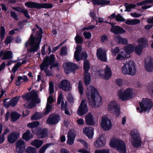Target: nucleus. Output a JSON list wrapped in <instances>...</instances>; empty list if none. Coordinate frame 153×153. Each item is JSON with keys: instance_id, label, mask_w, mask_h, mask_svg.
<instances>
[{"instance_id": "f257e3e1", "label": "nucleus", "mask_w": 153, "mask_h": 153, "mask_svg": "<svg viewBox=\"0 0 153 153\" xmlns=\"http://www.w3.org/2000/svg\"><path fill=\"white\" fill-rule=\"evenodd\" d=\"M86 97L90 104L92 107L97 108L102 105V97L94 87L90 85L88 88Z\"/></svg>"}, {"instance_id": "f03ea898", "label": "nucleus", "mask_w": 153, "mask_h": 153, "mask_svg": "<svg viewBox=\"0 0 153 153\" xmlns=\"http://www.w3.org/2000/svg\"><path fill=\"white\" fill-rule=\"evenodd\" d=\"M37 91L33 90L22 96L24 100L30 102V103L27 102L25 103L24 106L27 108H30L34 106L36 104L40 103V100L37 97Z\"/></svg>"}, {"instance_id": "7ed1b4c3", "label": "nucleus", "mask_w": 153, "mask_h": 153, "mask_svg": "<svg viewBox=\"0 0 153 153\" xmlns=\"http://www.w3.org/2000/svg\"><path fill=\"white\" fill-rule=\"evenodd\" d=\"M122 72L124 74L134 75L137 72L135 64L132 61H130L124 64L122 67Z\"/></svg>"}, {"instance_id": "20e7f679", "label": "nucleus", "mask_w": 153, "mask_h": 153, "mask_svg": "<svg viewBox=\"0 0 153 153\" xmlns=\"http://www.w3.org/2000/svg\"><path fill=\"white\" fill-rule=\"evenodd\" d=\"M109 145L111 147L116 148L120 153H126V145L123 141L113 138L110 141Z\"/></svg>"}, {"instance_id": "39448f33", "label": "nucleus", "mask_w": 153, "mask_h": 153, "mask_svg": "<svg viewBox=\"0 0 153 153\" xmlns=\"http://www.w3.org/2000/svg\"><path fill=\"white\" fill-rule=\"evenodd\" d=\"M41 41V39H29L25 44V47L29 52H34L38 49Z\"/></svg>"}, {"instance_id": "423d86ee", "label": "nucleus", "mask_w": 153, "mask_h": 153, "mask_svg": "<svg viewBox=\"0 0 153 153\" xmlns=\"http://www.w3.org/2000/svg\"><path fill=\"white\" fill-rule=\"evenodd\" d=\"M117 95L119 98L123 101L130 100L134 97L133 90L130 88H127L124 91L119 90L118 91Z\"/></svg>"}, {"instance_id": "0eeeda50", "label": "nucleus", "mask_w": 153, "mask_h": 153, "mask_svg": "<svg viewBox=\"0 0 153 153\" xmlns=\"http://www.w3.org/2000/svg\"><path fill=\"white\" fill-rule=\"evenodd\" d=\"M26 6L29 8H36L40 9L41 8L51 9L53 5L51 3H39L33 1H28L26 2L25 4Z\"/></svg>"}, {"instance_id": "6e6552de", "label": "nucleus", "mask_w": 153, "mask_h": 153, "mask_svg": "<svg viewBox=\"0 0 153 153\" xmlns=\"http://www.w3.org/2000/svg\"><path fill=\"white\" fill-rule=\"evenodd\" d=\"M131 144L133 146L138 147L141 145V139L140 134L136 129H133L130 132Z\"/></svg>"}, {"instance_id": "1a4fd4ad", "label": "nucleus", "mask_w": 153, "mask_h": 153, "mask_svg": "<svg viewBox=\"0 0 153 153\" xmlns=\"http://www.w3.org/2000/svg\"><path fill=\"white\" fill-rule=\"evenodd\" d=\"M140 105L141 111H149L152 106V103L149 99H143L141 102L140 103Z\"/></svg>"}, {"instance_id": "9d476101", "label": "nucleus", "mask_w": 153, "mask_h": 153, "mask_svg": "<svg viewBox=\"0 0 153 153\" xmlns=\"http://www.w3.org/2000/svg\"><path fill=\"white\" fill-rule=\"evenodd\" d=\"M101 126L102 128L105 131L109 130L112 127L110 120L105 116H104L102 117Z\"/></svg>"}, {"instance_id": "9b49d317", "label": "nucleus", "mask_w": 153, "mask_h": 153, "mask_svg": "<svg viewBox=\"0 0 153 153\" xmlns=\"http://www.w3.org/2000/svg\"><path fill=\"white\" fill-rule=\"evenodd\" d=\"M76 50L75 51L74 54V57L75 59L77 61H79L80 59L82 60L85 59L87 57V53L84 52L81 54L80 58L79 57V53L81 51V48L80 46L78 45L76 48Z\"/></svg>"}, {"instance_id": "f8f14e48", "label": "nucleus", "mask_w": 153, "mask_h": 153, "mask_svg": "<svg viewBox=\"0 0 153 153\" xmlns=\"http://www.w3.org/2000/svg\"><path fill=\"white\" fill-rule=\"evenodd\" d=\"M63 66L64 68L65 72L66 74H68L79 68L76 65L70 62L64 64Z\"/></svg>"}, {"instance_id": "ddd939ff", "label": "nucleus", "mask_w": 153, "mask_h": 153, "mask_svg": "<svg viewBox=\"0 0 153 153\" xmlns=\"http://www.w3.org/2000/svg\"><path fill=\"white\" fill-rule=\"evenodd\" d=\"M111 71L110 68L106 65L104 71H101L99 73V75L102 78L105 79H108L111 76Z\"/></svg>"}, {"instance_id": "4468645a", "label": "nucleus", "mask_w": 153, "mask_h": 153, "mask_svg": "<svg viewBox=\"0 0 153 153\" xmlns=\"http://www.w3.org/2000/svg\"><path fill=\"white\" fill-rule=\"evenodd\" d=\"M54 62V56L53 55H51L50 57H46L42 63L40 65L41 69L44 70L45 67L52 65Z\"/></svg>"}, {"instance_id": "2eb2a0df", "label": "nucleus", "mask_w": 153, "mask_h": 153, "mask_svg": "<svg viewBox=\"0 0 153 153\" xmlns=\"http://www.w3.org/2000/svg\"><path fill=\"white\" fill-rule=\"evenodd\" d=\"M86 100H83L82 101L80 106L77 111V114L79 116H82L88 111V109L86 104Z\"/></svg>"}, {"instance_id": "dca6fc26", "label": "nucleus", "mask_w": 153, "mask_h": 153, "mask_svg": "<svg viewBox=\"0 0 153 153\" xmlns=\"http://www.w3.org/2000/svg\"><path fill=\"white\" fill-rule=\"evenodd\" d=\"M16 152L18 153H22L26 146L25 141L23 140H19L16 142Z\"/></svg>"}, {"instance_id": "f3484780", "label": "nucleus", "mask_w": 153, "mask_h": 153, "mask_svg": "<svg viewBox=\"0 0 153 153\" xmlns=\"http://www.w3.org/2000/svg\"><path fill=\"white\" fill-rule=\"evenodd\" d=\"M97 58L100 60L106 61H107L106 51L103 49L99 48L97 49Z\"/></svg>"}, {"instance_id": "a211bd4d", "label": "nucleus", "mask_w": 153, "mask_h": 153, "mask_svg": "<svg viewBox=\"0 0 153 153\" xmlns=\"http://www.w3.org/2000/svg\"><path fill=\"white\" fill-rule=\"evenodd\" d=\"M144 67L146 70L149 72L153 70V59L150 57H147L145 59Z\"/></svg>"}, {"instance_id": "6ab92c4d", "label": "nucleus", "mask_w": 153, "mask_h": 153, "mask_svg": "<svg viewBox=\"0 0 153 153\" xmlns=\"http://www.w3.org/2000/svg\"><path fill=\"white\" fill-rule=\"evenodd\" d=\"M59 88L65 91H69L71 88L70 82L67 79H63L58 85Z\"/></svg>"}, {"instance_id": "aec40b11", "label": "nucleus", "mask_w": 153, "mask_h": 153, "mask_svg": "<svg viewBox=\"0 0 153 153\" xmlns=\"http://www.w3.org/2000/svg\"><path fill=\"white\" fill-rule=\"evenodd\" d=\"M60 120L59 116L58 115L52 114L48 117L46 123L51 125H54L57 123Z\"/></svg>"}, {"instance_id": "412c9836", "label": "nucleus", "mask_w": 153, "mask_h": 153, "mask_svg": "<svg viewBox=\"0 0 153 153\" xmlns=\"http://www.w3.org/2000/svg\"><path fill=\"white\" fill-rule=\"evenodd\" d=\"M53 101V97L51 96H49L47 99L46 106L45 109V112L44 115L47 114L51 111L53 107L51 104Z\"/></svg>"}, {"instance_id": "4be33fe9", "label": "nucleus", "mask_w": 153, "mask_h": 153, "mask_svg": "<svg viewBox=\"0 0 153 153\" xmlns=\"http://www.w3.org/2000/svg\"><path fill=\"white\" fill-rule=\"evenodd\" d=\"M32 33L29 38L30 39H41L42 38L43 31L37 30L35 28H33L32 30Z\"/></svg>"}, {"instance_id": "5701e85b", "label": "nucleus", "mask_w": 153, "mask_h": 153, "mask_svg": "<svg viewBox=\"0 0 153 153\" xmlns=\"http://www.w3.org/2000/svg\"><path fill=\"white\" fill-rule=\"evenodd\" d=\"M111 31L117 34H121L126 32V31L123 27L118 25L112 26Z\"/></svg>"}, {"instance_id": "b1692460", "label": "nucleus", "mask_w": 153, "mask_h": 153, "mask_svg": "<svg viewBox=\"0 0 153 153\" xmlns=\"http://www.w3.org/2000/svg\"><path fill=\"white\" fill-rule=\"evenodd\" d=\"M105 141L103 135H101L94 143V146L96 148L101 147L105 145Z\"/></svg>"}, {"instance_id": "393cba45", "label": "nucleus", "mask_w": 153, "mask_h": 153, "mask_svg": "<svg viewBox=\"0 0 153 153\" xmlns=\"http://www.w3.org/2000/svg\"><path fill=\"white\" fill-rule=\"evenodd\" d=\"M19 135V133L14 132L11 133L7 137L8 141L10 143H14L18 139Z\"/></svg>"}, {"instance_id": "a878e982", "label": "nucleus", "mask_w": 153, "mask_h": 153, "mask_svg": "<svg viewBox=\"0 0 153 153\" xmlns=\"http://www.w3.org/2000/svg\"><path fill=\"white\" fill-rule=\"evenodd\" d=\"M12 9L14 10L23 13L24 16L27 19H30V16L28 14L27 10L26 9L22 8V7H13Z\"/></svg>"}, {"instance_id": "bb28decb", "label": "nucleus", "mask_w": 153, "mask_h": 153, "mask_svg": "<svg viewBox=\"0 0 153 153\" xmlns=\"http://www.w3.org/2000/svg\"><path fill=\"white\" fill-rule=\"evenodd\" d=\"M75 137L74 132L72 131H70L68 133V140L67 143L71 145L74 143V140Z\"/></svg>"}, {"instance_id": "cd10ccee", "label": "nucleus", "mask_w": 153, "mask_h": 153, "mask_svg": "<svg viewBox=\"0 0 153 153\" xmlns=\"http://www.w3.org/2000/svg\"><path fill=\"white\" fill-rule=\"evenodd\" d=\"M94 118L92 114L89 113L85 116V122L86 124L89 125H92L94 124Z\"/></svg>"}, {"instance_id": "c85d7f7f", "label": "nucleus", "mask_w": 153, "mask_h": 153, "mask_svg": "<svg viewBox=\"0 0 153 153\" xmlns=\"http://www.w3.org/2000/svg\"><path fill=\"white\" fill-rule=\"evenodd\" d=\"M83 133L90 138H91L93 135V129L91 127H85L83 129Z\"/></svg>"}, {"instance_id": "c756f323", "label": "nucleus", "mask_w": 153, "mask_h": 153, "mask_svg": "<svg viewBox=\"0 0 153 153\" xmlns=\"http://www.w3.org/2000/svg\"><path fill=\"white\" fill-rule=\"evenodd\" d=\"M26 61L25 60L22 61V62H18L17 64L13 67L12 70V71L14 73L12 74L11 76V78L12 80L15 77L14 73L16 72V71L18 69V68L22 64L25 63Z\"/></svg>"}, {"instance_id": "7c9ffc66", "label": "nucleus", "mask_w": 153, "mask_h": 153, "mask_svg": "<svg viewBox=\"0 0 153 153\" xmlns=\"http://www.w3.org/2000/svg\"><path fill=\"white\" fill-rule=\"evenodd\" d=\"M91 1L94 5H106L110 4V2L109 1L105 0H91Z\"/></svg>"}, {"instance_id": "2f4dec72", "label": "nucleus", "mask_w": 153, "mask_h": 153, "mask_svg": "<svg viewBox=\"0 0 153 153\" xmlns=\"http://www.w3.org/2000/svg\"><path fill=\"white\" fill-rule=\"evenodd\" d=\"M135 45L134 44H130L127 45L124 47L125 51L128 54L134 51Z\"/></svg>"}, {"instance_id": "473e14b6", "label": "nucleus", "mask_w": 153, "mask_h": 153, "mask_svg": "<svg viewBox=\"0 0 153 153\" xmlns=\"http://www.w3.org/2000/svg\"><path fill=\"white\" fill-rule=\"evenodd\" d=\"M118 107V105L116 102L112 101L108 103V109L109 111L111 112Z\"/></svg>"}, {"instance_id": "72a5a7b5", "label": "nucleus", "mask_w": 153, "mask_h": 153, "mask_svg": "<svg viewBox=\"0 0 153 153\" xmlns=\"http://www.w3.org/2000/svg\"><path fill=\"white\" fill-rule=\"evenodd\" d=\"M43 143V142L42 140L35 139L32 141L30 144L36 148H39L42 145Z\"/></svg>"}, {"instance_id": "f704fd0d", "label": "nucleus", "mask_w": 153, "mask_h": 153, "mask_svg": "<svg viewBox=\"0 0 153 153\" xmlns=\"http://www.w3.org/2000/svg\"><path fill=\"white\" fill-rule=\"evenodd\" d=\"M33 135L31 133L29 130L26 131L23 135L22 138L26 141H28L32 138Z\"/></svg>"}, {"instance_id": "c9c22d12", "label": "nucleus", "mask_w": 153, "mask_h": 153, "mask_svg": "<svg viewBox=\"0 0 153 153\" xmlns=\"http://www.w3.org/2000/svg\"><path fill=\"white\" fill-rule=\"evenodd\" d=\"M47 136V131L46 129H41L37 133V136L39 138H42Z\"/></svg>"}, {"instance_id": "e433bc0d", "label": "nucleus", "mask_w": 153, "mask_h": 153, "mask_svg": "<svg viewBox=\"0 0 153 153\" xmlns=\"http://www.w3.org/2000/svg\"><path fill=\"white\" fill-rule=\"evenodd\" d=\"M125 22L127 25H134L140 23V21L138 19H135L131 20H127Z\"/></svg>"}, {"instance_id": "4c0bfd02", "label": "nucleus", "mask_w": 153, "mask_h": 153, "mask_svg": "<svg viewBox=\"0 0 153 153\" xmlns=\"http://www.w3.org/2000/svg\"><path fill=\"white\" fill-rule=\"evenodd\" d=\"M139 44L143 48L147 46L148 42L146 39H139L137 41Z\"/></svg>"}, {"instance_id": "58836bf2", "label": "nucleus", "mask_w": 153, "mask_h": 153, "mask_svg": "<svg viewBox=\"0 0 153 153\" xmlns=\"http://www.w3.org/2000/svg\"><path fill=\"white\" fill-rule=\"evenodd\" d=\"M20 98V96H17L14 97L9 101V104L12 106H15L17 103Z\"/></svg>"}, {"instance_id": "ea45409f", "label": "nucleus", "mask_w": 153, "mask_h": 153, "mask_svg": "<svg viewBox=\"0 0 153 153\" xmlns=\"http://www.w3.org/2000/svg\"><path fill=\"white\" fill-rule=\"evenodd\" d=\"M91 77L88 72L84 73V82L86 85L90 84Z\"/></svg>"}, {"instance_id": "a19ab883", "label": "nucleus", "mask_w": 153, "mask_h": 153, "mask_svg": "<svg viewBox=\"0 0 153 153\" xmlns=\"http://www.w3.org/2000/svg\"><path fill=\"white\" fill-rule=\"evenodd\" d=\"M21 115L16 112H11L10 115L11 118L13 121H16L20 117Z\"/></svg>"}, {"instance_id": "79ce46f5", "label": "nucleus", "mask_w": 153, "mask_h": 153, "mask_svg": "<svg viewBox=\"0 0 153 153\" xmlns=\"http://www.w3.org/2000/svg\"><path fill=\"white\" fill-rule=\"evenodd\" d=\"M143 48H142L139 45L135 46V48L134 51L135 54L137 55L140 56L141 55L142 53Z\"/></svg>"}, {"instance_id": "37998d69", "label": "nucleus", "mask_w": 153, "mask_h": 153, "mask_svg": "<svg viewBox=\"0 0 153 153\" xmlns=\"http://www.w3.org/2000/svg\"><path fill=\"white\" fill-rule=\"evenodd\" d=\"M12 53L10 51L6 52L4 54L2 59L3 60L8 59L12 58Z\"/></svg>"}, {"instance_id": "c03bdc74", "label": "nucleus", "mask_w": 153, "mask_h": 153, "mask_svg": "<svg viewBox=\"0 0 153 153\" xmlns=\"http://www.w3.org/2000/svg\"><path fill=\"white\" fill-rule=\"evenodd\" d=\"M39 125V122L36 121L28 123L27 126L30 128H33L37 127Z\"/></svg>"}, {"instance_id": "a18cd8bd", "label": "nucleus", "mask_w": 153, "mask_h": 153, "mask_svg": "<svg viewBox=\"0 0 153 153\" xmlns=\"http://www.w3.org/2000/svg\"><path fill=\"white\" fill-rule=\"evenodd\" d=\"M83 68L84 72H88V71L90 68V65L89 62L87 60H85L84 62Z\"/></svg>"}, {"instance_id": "49530a36", "label": "nucleus", "mask_w": 153, "mask_h": 153, "mask_svg": "<svg viewBox=\"0 0 153 153\" xmlns=\"http://www.w3.org/2000/svg\"><path fill=\"white\" fill-rule=\"evenodd\" d=\"M78 88L79 94H83L84 90L82 82L81 81L79 82Z\"/></svg>"}, {"instance_id": "de8ad7c7", "label": "nucleus", "mask_w": 153, "mask_h": 153, "mask_svg": "<svg viewBox=\"0 0 153 153\" xmlns=\"http://www.w3.org/2000/svg\"><path fill=\"white\" fill-rule=\"evenodd\" d=\"M116 41L120 44L126 45L128 43L127 39H117Z\"/></svg>"}, {"instance_id": "09e8293b", "label": "nucleus", "mask_w": 153, "mask_h": 153, "mask_svg": "<svg viewBox=\"0 0 153 153\" xmlns=\"http://www.w3.org/2000/svg\"><path fill=\"white\" fill-rule=\"evenodd\" d=\"M126 56L125 55L124 53L122 52L121 53H119L117 56L116 59L117 60H123L124 59L126 58Z\"/></svg>"}, {"instance_id": "8fccbe9b", "label": "nucleus", "mask_w": 153, "mask_h": 153, "mask_svg": "<svg viewBox=\"0 0 153 153\" xmlns=\"http://www.w3.org/2000/svg\"><path fill=\"white\" fill-rule=\"evenodd\" d=\"M26 151L27 153H36V149L31 146L28 147L26 149Z\"/></svg>"}, {"instance_id": "3c124183", "label": "nucleus", "mask_w": 153, "mask_h": 153, "mask_svg": "<svg viewBox=\"0 0 153 153\" xmlns=\"http://www.w3.org/2000/svg\"><path fill=\"white\" fill-rule=\"evenodd\" d=\"M115 19L117 22H124L125 21V19L119 13L116 16Z\"/></svg>"}, {"instance_id": "603ef678", "label": "nucleus", "mask_w": 153, "mask_h": 153, "mask_svg": "<svg viewBox=\"0 0 153 153\" xmlns=\"http://www.w3.org/2000/svg\"><path fill=\"white\" fill-rule=\"evenodd\" d=\"M147 90L149 92H152L153 90V82H149L146 87Z\"/></svg>"}, {"instance_id": "864d4df0", "label": "nucleus", "mask_w": 153, "mask_h": 153, "mask_svg": "<svg viewBox=\"0 0 153 153\" xmlns=\"http://www.w3.org/2000/svg\"><path fill=\"white\" fill-rule=\"evenodd\" d=\"M49 91L50 94L54 92V85L52 81H51L49 83Z\"/></svg>"}, {"instance_id": "5fc2aeb1", "label": "nucleus", "mask_w": 153, "mask_h": 153, "mask_svg": "<svg viewBox=\"0 0 153 153\" xmlns=\"http://www.w3.org/2000/svg\"><path fill=\"white\" fill-rule=\"evenodd\" d=\"M5 34V30L3 26L1 27L0 38H4Z\"/></svg>"}, {"instance_id": "6e6d98bb", "label": "nucleus", "mask_w": 153, "mask_h": 153, "mask_svg": "<svg viewBox=\"0 0 153 153\" xmlns=\"http://www.w3.org/2000/svg\"><path fill=\"white\" fill-rule=\"evenodd\" d=\"M112 113L116 116L118 117L120 114V111L119 108L118 107L116 109L111 111Z\"/></svg>"}, {"instance_id": "4d7b16f0", "label": "nucleus", "mask_w": 153, "mask_h": 153, "mask_svg": "<svg viewBox=\"0 0 153 153\" xmlns=\"http://www.w3.org/2000/svg\"><path fill=\"white\" fill-rule=\"evenodd\" d=\"M10 15L15 20L18 21L19 19L17 17V16L15 12L13 11H11L10 12Z\"/></svg>"}, {"instance_id": "13d9d810", "label": "nucleus", "mask_w": 153, "mask_h": 153, "mask_svg": "<svg viewBox=\"0 0 153 153\" xmlns=\"http://www.w3.org/2000/svg\"><path fill=\"white\" fill-rule=\"evenodd\" d=\"M119 51V48L118 47H116L114 49H112L111 50V52L112 54L115 56L118 53Z\"/></svg>"}, {"instance_id": "bf43d9fd", "label": "nucleus", "mask_w": 153, "mask_h": 153, "mask_svg": "<svg viewBox=\"0 0 153 153\" xmlns=\"http://www.w3.org/2000/svg\"><path fill=\"white\" fill-rule=\"evenodd\" d=\"M48 146L47 144L43 145L40 149L39 153H44Z\"/></svg>"}, {"instance_id": "052dcab7", "label": "nucleus", "mask_w": 153, "mask_h": 153, "mask_svg": "<svg viewBox=\"0 0 153 153\" xmlns=\"http://www.w3.org/2000/svg\"><path fill=\"white\" fill-rule=\"evenodd\" d=\"M48 146L47 144L43 145L40 149L39 153H44Z\"/></svg>"}, {"instance_id": "680f3d73", "label": "nucleus", "mask_w": 153, "mask_h": 153, "mask_svg": "<svg viewBox=\"0 0 153 153\" xmlns=\"http://www.w3.org/2000/svg\"><path fill=\"white\" fill-rule=\"evenodd\" d=\"M60 53L62 55H66L67 54L66 47H65L62 48L61 49Z\"/></svg>"}, {"instance_id": "e2e57ef3", "label": "nucleus", "mask_w": 153, "mask_h": 153, "mask_svg": "<svg viewBox=\"0 0 153 153\" xmlns=\"http://www.w3.org/2000/svg\"><path fill=\"white\" fill-rule=\"evenodd\" d=\"M83 35L85 38H91V33L89 32H84Z\"/></svg>"}, {"instance_id": "0e129e2a", "label": "nucleus", "mask_w": 153, "mask_h": 153, "mask_svg": "<svg viewBox=\"0 0 153 153\" xmlns=\"http://www.w3.org/2000/svg\"><path fill=\"white\" fill-rule=\"evenodd\" d=\"M41 117L39 116V114L38 113H36L33 116H32L31 119L32 120H35L39 119Z\"/></svg>"}, {"instance_id": "69168bd1", "label": "nucleus", "mask_w": 153, "mask_h": 153, "mask_svg": "<svg viewBox=\"0 0 153 153\" xmlns=\"http://www.w3.org/2000/svg\"><path fill=\"white\" fill-rule=\"evenodd\" d=\"M78 142H80L81 143L84 145L86 149H87L88 147V144L82 139H79L77 140Z\"/></svg>"}, {"instance_id": "338daca9", "label": "nucleus", "mask_w": 153, "mask_h": 153, "mask_svg": "<svg viewBox=\"0 0 153 153\" xmlns=\"http://www.w3.org/2000/svg\"><path fill=\"white\" fill-rule=\"evenodd\" d=\"M125 6L126 10H125V11L130 12L131 10V8H130V6L129 4H128V3H126L125 4Z\"/></svg>"}, {"instance_id": "774afa93", "label": "nucleus", "mask_w": 153, "mask_h": 153, "mask_svg": "<svg viewBox=\"0 0 153 153\" xmlns=\"http://www.w3.org/2000/svg\"><path fill=\"white\" fill-rule=\"evenodd\" d=\"M67 106V102H65V103H64V102L62 101L61 104V108L62 110H64L66 108Z\"/></svg>"}]
</instances>
